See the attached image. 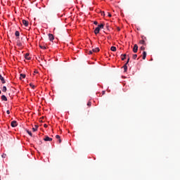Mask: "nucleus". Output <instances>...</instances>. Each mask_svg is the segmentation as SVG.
<instances>
[{
  "mask_svg": "<svg viewBox=\"0 0 180 180\" xmlns=\"http://www.w3.org/2000/svg\"><path fill=\"white\" fill-rule=\"evenodd\" d=\"M22 25H24V26H25V27H27V26H29V21L26 20H22Z\"/></svg>",
  "mask_w": 180,
  "mask_h": 180,
  "instance_id": "f257e3e1",
  "label": "nucleus"
},
{
  "mask_svg": "<svg viewBox=\"0 0 180 180\" xmlns=\"http://www.w3.org/2000/svg\"><path fill=\"white\" fill-rule=\"evenodd\" d=\"M138 51H139V46H137V44H134L133 48L134 53H137Z\"/></svg>",
  "mask_w": 180,
  "mask_h": 180,
  "instance_id": "f03ea898",
  "label": "nucleus"
},
{
  "mask_svg": "<svg viewBox=\"0 0 180 180\" xmlns=\"http://www.w3.org/2000/svg\"><path fill=\"white\" fill-rule=\"evenodd\" d=\"M11 125L12 127H16V126H18V122L16 121H12L11 123Z\"/></svg>",
  "mask_w": 180,
  "mask_h": 180,
  "instance_id": "7ed1b4c3",
  "label": "nucleus"
},
{
  "mask_svg": "<svg viewBox=\"0 0 180 180\" xmlns=\"http://www.w3.org/2000/svg\"><path fill=\"white\" fill-rule=\"evenodd\" d=\"M49 39L50 41H53L54 40V35L53 34H49Z\"/></svg>",
  "mask_w": 180,
  "mask_h": 180,
  "instance_id": "20e7f679",
  "label": "nucleus"
},
{
  "mask_svg": "<svg viewBox=\"0 0 180 180\" xmlns=\"http://www.w3.org/2000/svg\"><path fill=\"white\" fill-rule=\"evenodd\" d=\"M0 80H1L2 84H6V81H5V78H4V77H2V75H0Z\"/></svg>",
  "mask_w": 180,
  "mask_h": 180,
  "instance_id": "39448f33",
  "label": "nucleus"
},
{
  "mask_svg": "<svg viewBox=\"0 0 180 180\" xmlns=\"http://www.w3.org/2000/svg\"><path fill=\"white\" fill-rule=\"evenodd\" d=\"M44 141H53V139L49 137V136H45V138L44 139Z\"/></svg>",
  "mask_w": 180,
  "mask_h": 180,
  "instance_id": "423d86ee",
  "label": "nucleus"
},
{
  "mask_svg": "<svg viewBox=\"0 0 180 180\" xmlns=\"http://www.w3.org/2000/svg\"><path fill=\"white\" fill-rule=\"evenodd\" d=\"M1 101H4V102H7L8 98H6V96L5 95L1 96Z\"/></svg>",
  "mask_w": 180,
  "mask_h": 180,
  "instance_id": "0eeeda50",
  "label": "nucleus"
},
{
  "mask_svg": "<svg viewBox=\"0 0 180 180\" xmlns=\"http://www.w3.org/2000/svg\"><path fill=\"white\" fill-rule=\"evenodd\" d=\"M100 31H101V30L99 29V27H96V29L94 30L95 34H98Z\"/></svg>",
  "mask_w": 180,
  "mask_h": 180,
  "instance_id": "6e6552de",
  "label": "nucleus"
},
{
  "mask_svg": "<svg viewBox=\"0 0 180 180\" xmlns=\"http://www.w3.org/2000/svg\"><path fill=\"white\" fill-rule=\"evenodd\" d=\"M100 49L98 47L93 49V53H98L99 52Z\"/></svg>",
  "mask_w": 180,
  "mask_h": 180,
  "instance_id": "1a4fd4ad",
  "label": "nucleus"
},
{
  "mask_svg": "<svg viewBox=\"0 0 180 180\" xmlns=\"http://www.w3.org/2000/svg\"><path fill=\"white\" fill-rule=\"evenodd\" d=\"M124 67V72H127V63H125Z\"/></svg>",
  "mask_w": 180,
  "mask_h": 180,
  "instance_id": "9d476101",
  "label": "nucleus"
},
{
  "mask_svg": "<svg viewBox=\"0 0 180 180\" xmlns=\"http://www.w3.org/2000/svg\"><path fill=\"white\" fill-rule=\"evenodd\" d=\"M37 129H39L38 125H34V127L32 128L33 131H37Z\"/></svg>",
  "mask_w": 180,
  "mask_h": 180,
  "instance_id": "9b49d317",
  "label": "nucleus"
},
{
  "mask_svg": "<svg viewBox=\"0 0 180 180\" xmlns=\"http://www.w3.org/2000/svg\"><path fill=\"white\" fill-rule=\"evenodd\" d=\"M146 57H147V53L146 51L143 52V60H146Z\"/></svg>",
  "mask_w": 180,
  "mask_h": 180,
  "instance_id": "f8f14e48",
  "label": "nucleus"
},
{
  "mask_svg": "<svg viewBox=\"0 0 180 180\" xmlns=\"http://www.w3.org/2000/svg\"><path fill=\"white\" fill-rule=\"evenodd\" d=\"M17 46H18V47H22V42H20V41H17Z\"/></svg>",
  "mask_w": 180,
  "mask_h": 180,
  "instance_id": "ddd939ff",
  "label": "nucleus"
},
{
  "mask_svg": "<svg viewBox=\"0 0 180 180\" xmlns=\"http://www.w3.org/2000/svg\"><path fill=\"white\" fill-rule=\"evenodd\" d=\"M15 35L16 36V37H19V36H20V33L19 32V31H15Z\"/></svg>",
  "mask_w": 180,
  "mask_h": 180,
  "instance_id": "4468645a",
  "label": "nucleus"
},
{
  "mask_svg": "<svg viewBox=\"0 0 180 180\" xmlns=\"http://www.w3.org/2000/svg\"><path fill=\"white\" fill-rule=\"evenodd\" d=\"M22 78H23V79L26 78V75H25V74H20V79H22Z\"/></svg>",
  "mask_w": 180,
  "mask_h": 180,
  "instance_id": "2eb2a0df",
  "label": "nucleus"
},
{
  "mask_svg": "<svg viewBox=\"0 0 180 180\" xmlns=\"http://www.w3.org/2000/svg\"><path fill=\"white\" fill-rule=\"evenodd\" d=\"M104 26L105 25L103 24H101V25H98L97 27H98L101 30V29H103Z\"/></svg>",
  "mask_w": 180,
  "mask_h": 180,
  "instance_id": "dca6fc26",
  "label": "nucleus"
},
{
  "mask_svg": "<svg viewBox=\"0 0 180 180\" xmlns=\"http://www.w3.org/2000/svg\"><path fill=\"white\" fill-rule=\"evenodd\" d=\"M110 50H111V51H116V47L115 46H112L111 48H110Z\"/></svg>",
  "mask_w": 180,
  "mask_h": 180,
  "instance_id": "f3484780",
  "label": "nucleus"
},
{
  "mask_svg": "<svg viewBox=\"0 0 180 180\" xmlns=\"http://www.w3.org/2000/svg\"><path fill=\"white\" fill-rule=\"evenodd\" d=\"M40 49H42L43 50H46V49H47V47L43 46V45H39Z\"/></svg>",
  "mask_w": 180,
  "mask_h": 180,
  "instance_id": "a211bd4d",
  "label": "nucleus"
},
{
  "mask_svg": "<svg viewBox=\"0 0 180 180\" xmlns=\"http://www.w3.org/2000/svg\"><path fill=\"white\" fill-rule=\"evenodd\" d=\"M25 58L26 60H30V57H29V53L25 54Z\"/></svg>",
  "mask_w": 180,
  "mask_h": 180,
  "instance_id": "6ab92c4d",
  "label": "nucleus"
},
{
  "mask_svg": "<svg viewBox=\"0 0 180 180\" xmlns=\"http://www.w3.org/2000/svg\"><path fill=\"white\" fill-rule=\"evenodd\" d=\"M139 43H140V44H145L146 45V41H144V40H141L139 41Z\"/></svg>",
  "mask_w": 180,
  "mask_h": 180,
  "instance_id": "aec40b11",
  "label": "nucleus"
},
{
  "mask_svg": "<svg viewBox=\"0 0 180 180\" xmlns=\"http://www.w3.org/2000/svg\"><path fill=\"white\" fill-rule=\"evenodd\" d=\"M7 89H6V86H3V89H2V91L3 92H6Z\"/></svg>",
  "mask_w": 180,
  "mask_h": 180,
  "instance_id": "412c9836",
  "label": "nucleus"
},
{
  "mask_svg": "<svg viewBox=\"0 0 180 180\" xmlns=\"http://www.w3.org/2000/svg\"><path fill=\"white\" fill-rule=\"evenodd\" d=\"M27 133L29 134V136H30L32 137V131L27 130Z\"/></svg>",
  "mask_w": 180,
  "mask_h": 180,
  "instance_id": "4be33fe9",
  "label": "nucleus"
},
{
  "mask_svg": "<svg viewBox=\"0 0 180 180\" xmlns=\"http://www.w3.org/2000/svg\"><path fill=\"white\" fill-rule=\"evenodd\" d=\"M132 58H134V60H136L137 58V54H134Z\"/></svg>",
  "mask_w": 180,
  "mask_h": 180,
  "instance_id": "5701e85b",
  "label": "nucleus"
},
{
  "mask_svg": "<svg viewBox=\"0 0 180 180\" xmlns=\"http://www.w3.org/2000/svg\"><path fill=\"white\" fill-rule=\"evenodd\" d=\"M92 105V103L91 101H89L87 103V106H91Z\"/></svg>",
  "mask_w": 180,
  "mask_h": 180,
  "instance_id": "b1692460",
  "label": "nucleus"
},
{
  "mask_svg": "<svg viewBox=\"0 0 180 180\" xmlns=\"http://www.w3.org/2000/svg\"><path fill=\"white\" fill-rule=\"evenodd\" d=\"M107 14L109 18H112V14H110V13H107Z\"/></svg>",
  "mask_w": 180,
  "mask_h": 180,
  "instance_id": "393cba45",
  "label": "nucleus"
},
{
  "mask_svg": "<svg viewBox=\"0 0 180 180\" xmlns=\"http://www.w3.org/2000/svg\"><path fill=\"white\" fill-rule=\"evenodd\" d=\"M56 139H57L58 140H59L60 139V136L59 135H56Z\"/></svg>",
  "mask_w": 180,
  "mask_h": 180,
  "instance_id": "a878e982",
  "label": "nucleus"
},
{
  "mask_svg": "<svg viewBox=\"0 0 180 180\" xmlns=\"http://www.w3.org/2000/svg\"><path fill=\"white\" fill-rule=\"evenodd\" d=\"M30 85L31 88H32V89H34V85H33L32 84H30Z\"/></svg>",
  "mask_w": 180,
  "mask_h": 180,
  "instance_id": "bb28decb",
  "label": "nucleus"
},
{
  "mask_svg": "<svg viewBox=\"0 0 180 180\" xmlns=\"http://www.w3.org/2000/svg\"><path fill=\"white\" fill-rule=\"evenodd\" d=\"M6 113H7V115H11V111H9V110H8L6 111Z\"/></svg>",
  "mask_w": 180,
  "mask_h": 180,
  "instance_id": "cd10ccee",
  "label": "nucleus"
},
{
  "mask_svg": "<svg viewBox=\"0 0 180 180\" xmlns=\"http://www.w3.org/2000/svg\"><path fill=\"white\" fill-rule=\"evenodd\" d=\"M140 49H141V50H146V48H144V46H141V47L140 48Z\"/></svg>",
  "mask_w": 180,
  "mask_h": 180,
  "instance_id": "c85d7f7f",
  "label": "nucleus"
},
{
  "mask_svg": "<svg viewBox=\"0 0 180 180\" xmlns=\"http://www.w3.org/2000/svg\"><path fill=\"white\" fill-rule=\"evenodd\" d=\"M129 61H130V58H128V59H127V61L126 64H129Z\"/></svg>",
  "mask_w": 180,
  "mask_h": 180,
  "instance_id": "c756f323",
  "label": "nucleus"
},
{
  "mask_svg": "<svg viewBox=\"0 0 180 180\" xmlns=\"http://www.w3.org/2000/svg\"><path fill=\"white\" fill-rule=\"evenodd\" d=\"M94 53V51H89V54H92Z\"/></svg>",
  "mask_w": 180,
  "mask_h": 180,
  "instance_id": "7c9ffc66",
  "label": "nucleus"
},
{
  "mask_svg": "<svg viewBox=\"0 0 180 180\" xmlns=\"http://www.w3.org/2000/svg\"><path fill=\"white\" fill-rule=\"evenodd\" d=\"M117 30L118 32H120V27H118L117 28Z\"/></svg>",
  "mask_w": 180,
  "mask_h": 180,
  "instance_id": "2f4dec72",
  "label": "nucleus"
},
{
  "mask_svg": "<svg viewBox=\"0 0 180 180\" xmlns=\"http://www.w3.org/2000/svg\"><path fill=\"white\" fill-rule=\"evenodd\" d=\"M94 25H98L97 21H94Z\"/></svg>",
  "mask_w": 180,
  "mask_h": 180,
  "instance_id": "473e14b6",
  "label": "nucleus"
},
{
  "mask_svg": "<svg viewBox=\"0 0 180 180\" xmlns=\"http://www.w3.org/2000/svg\"><path fill=\"white\" fill-rule=\"evenodd\" d=\"M122 61H124V60H126V58L123 57V58H122Z\"/></svg>",
  "mask_w": 180,
  "mask_h": 180,
  "instance_id": "72a5a7b5",
  "label": "nucleus"
},
{
  "mask_svg": "<svg viewBox=\"0 0 180 180\" xmlns=\"http://www.w3.org/2000/svg\"><path fill=\"white\" fill-rule=\"evenodd\" d=\"M41 143H42L41 141H38V144H39V145L41 144Z\"/></svg>",
  "mask_w": 180,
  "mask_h": 180,
  "instance_id": "f704fd0d",
  "label": "nucleus"
},
{
  "mask_svg": "<svg viewBox=\"0 0 180 180\" xmlns=\"http://www.w3.org/2000/svg\"><path fill=\"white\" fill-rule=\"evenodd\" d=\"M58 142H59L60 143H61V139H60V138L58 139Z\"/></svg>",
  "mask_w": 180,
  "mask_h": 180,
  "instance_id": "c9c22d12",
  "label": "nucleus"
},
{
  "mask_svg": "<svg viewBox=\"0 0 180 180\" xmlns=\"http://www.w3.org/2000/svg\"><path fill=\"white\" fill-rule=\"evenodd\" d=\"M122 56H123V57L124 58H126V54H124V55H122Z\"/></svg>",
  "mask_w": 180,
  "mask_h": 180,
  "instance_id": "e433bc0d",
  "label": "nucleus"
},
{
  "mask_svg": "<svg viewBox=\"0 0 180 180\" xmlns=\"http://www.w3.org/2000/svg\"><path fill=\"white\" fill-rule=\"evenodd\" d=\"M44 127H47V124H44Z\"/></svg>",
  "mask_w": 180,
  "mask_h": 180,
  "instance_id": "4c0bfd02",
  "label": "nucleus"
},
{
  "mask_svg": "<svg viewBox=\"0 0 180 180\" xmlns=\"http://www.w3.org/2000/svg\"><path fill=\"white\" fill-rule=\"evenodd\" d=\"M2 157H3V158H5V156H4V155H2Z\"/></svg>",
  "mask_w": 180,
  "mask_h": 180,
  "instance_id": "58836bf2",
  "label": "nucleus"
},
{
  "mask_svg": "<svg viewBox=\"0 0 180 180\" xmlns=\"http://www.w3.org/2000/svg\"><path fill=\"white\" fill-rule=\"evenodd\" d=\"M103 94H105V91H103Z\"/></svg>",
  "mask_w": 180,
  "mask_h": 180,
  "instance_id": "ea45409f",
  "label": "nucleus"
},
{
  "mask_svg": "<svg viewBox=\"0 0 180 180\" xmlns=\"http://www.w3.org/2000/svg\"><path fill=\"white\" fill-rule=\"evenodd\" d=\"M1 94V90H0V94Z\"/></svg>",
  "mask_w": 180,
  "mask_h": 180,
  "instance_id": "a19ab883",
  "label": "nucleus"
},
{
  "mask_svg": "<svg viewBox=\"0 0 180 180\" xmlns=\"http://www.w3.org/2000/svg\"><path fill=\"white\" fill-rule=\"evenodd\" d=\"M34 72H37L35 71Z\"/></svg>",
  "mask_w": 180,
  "mask_h": 180,
  "instance_id": "79ce46f5",
  "label": "nucleus"
}]
</instances>
